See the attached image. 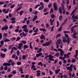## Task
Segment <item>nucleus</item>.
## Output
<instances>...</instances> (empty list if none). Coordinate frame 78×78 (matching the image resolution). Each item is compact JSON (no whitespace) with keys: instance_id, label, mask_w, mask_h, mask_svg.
<instances>
[{"instance_id":"nucleus-18","label":"nucleus","mask_w":78,"mask_h":78,"mask_svg":"<svg viewBox=\"0 0 78 78\" xmlns=\"http://www.w3.org/2000/svg\"><path fill=\"white\" fill-rule=\"evenodd\" d=\"M37 16H35L34 17V18L33 19V22H34V21H35V20H36V19H37Z\"/></svg>"},{"instance_id":"nucleus-36","label":"nucleus","mask_w":78,"mask_h":78,"mask_svg":"<svg viewBox=\"0 0 78 78\" xmlns=\"http://www.w3.org/2000/svg\"><path fill=\"white\" fill-rule=\"evenodd\" d=\"M20 39V37H18L17 38L16 41H19Z\"/></svg>"},{"instance_id":"nucleus-52","label":"nucleus","mask_w":78,"mask_h":78,"mask_svg":"<svg viewBox=\"0 0 78 78\" xmlns=\"http://www.w3.org/2000/svg\"><path fill=\"white\" fill-rule=\"evenodd\" d=\"M53 9H51V11H50V14H51V13H53Z\"/></svg>"},{"instance_id":"nucleus-1","label":"nucleus","mask_w":78,"mask_h":78,"mask_svg":"<svg viewBox=\"0 0 78 78\" xmlns=\"http://www.w3.org/2000/svg\"><path fill=\"white\" fill-rule=\"evenodd\" d=\"M51 44V41H50L48 42H47L45 43H44L42 44L43 46H48L49 45H50Z\"/></svg>"},{"instance_id":"nucleus-41","label":"nucleus","mask_w":78,"mask_h":78,"mask_svg":"<svg viewBox=\"0 0 78 78\" xmlns=\"http://www.w3.org/2000/svg\"><path fill=\"white\" fill-rule=\"evenodd\" d=\"M11 20H16V18L14 17H13L11 19Z\"/></svg>"},{"instance_id":"nucleus-33","label":"nucleus","mask_w":78,"mask_h":78,"mask_svg":"<svg viewBox=\"0 0 78 78\" xmlns=\"http://www.w3.org/2000/svg\"><path fill=\"white\" fill-rule=\"evenodd\" d=\"M16 53H17V55H18V56H19V55H20V52L19 51V50H18L17 51Z\"/></svg>"},{"instance_id":"nucleus-8","label":"nucleus","mask_w":78,"mask_h":78,"mask_svg":"<svg viewBox=\"0 0 78 78\" xmlns=\"http://www.w3.org/2000/svg\"><path fill=\"white\" fill-rule=\"evenodd\" d=\"M58 11L60 14H62V9H61V7H59L58 9Z\"/></svg>"},{"instance_id":"nucleus-11","label":"nucleus","mask_w":78,"mask_h":78,"mask_svg":"<svg viewBox=\"0 0 78 78\" xmlns=\"http://www.w3.org/2000/svg\"><path fill=\"white\" fill-rule=\"evenodd\" d=\"M60 70V69H58V70L56 69L55 70V74H58V73L59 72Z\"/></svg>"},{"instance_id":"nucleus-58","label":"nucleus","mask_w":78,"mask_h":78,"mask_svg":"<svg viewBox=\"0 0 78 78\" xmlns=\"http://www.w3.org/2000/svg\"><path fill=\"white\" fill-rule=\"evenodd\" d=\"M59 18L60 20H62V16L61 15L59 17Z\"/></svg>"},{"instance_id":"nucleus-45","label":"nucleus","mask_w":78,"mask_h":78,"mask_svg":"<svg viewBox=\"0 0 78 78\" xmlns=\"http://www.w3.org/2000/svg\"><path fill=\"white\" fill-rule=\"evenodd\" d=\"M41 66H43V64H42V62H40L38 63V65H41Z\"/></svg>"},{"instance_id":"nucleus-13","label":"nucleus","mask_w":78,"mask_h":78,"mask_svg":"<svg viewBox=\"0 0 78 78\" xmlns=\"http://www.w3.org/2000/svg\"><path fill=\"white\" fill-rule=\"evenodd\" d=\"M6 55H5V54H3V53H1V56L2 57V58H5V57Z\"/></svg>"},{"instance_id":"nucleus-50","label":"nucleus","mask_w":78,"mask_h":78,"mask_svg":"<svg viewBox=\"0 0 78 78\" xmlns=\"http://www.w3.org/2000/svg\"><path fill=\"white\" fill-rule=\"evenodd\" d=\"M3 44H4V41H1V44L2 45H3Z\"/></svg>"},{"instance_id":"nucleus-25","label":"nucleus","mask_w":78,"mask_h":78,"mask_svg":"<svg viewBox=\"0 0 78 78\" xmlns=\"http://www.w3.org/2000/svg\"><path fill=\"white\" fill-rule=\"evenodd\" d=\"M44 6H42L41 7H40L39 8V10H42V9H44Z\"/></svg>"},{"instance_id":"nucleus-20","label":"nucleus","mask_w":78,"mask_h":78,"mask_svg":"<svg viewBox=\"0 0 78 78\" xmlns=\"http://www.w3.org/2000/svg\"><path fill=\"white\" fill-rule=\"evenodd\" d=\"M24 13V11L22 10L20 12V14L22 16L23 14V13Z\"/></svg>"},{"instance_id":"nucleus-10","label":"nucleus","mask_w":78,"mask_h":78,"mask_svg":"<svg viewBox=\"0 0 78 78\" xmlns=\"http://www.w3.org/2000/svg\"><path fill=\"white\" fill-rule=\"evenodd\" d=\"M37 76H39L40 75H41V71L40 70H37Z\"/></svg>"},{"instance_id":"nucleus-9","label":"nucleus","mask_w":78,"mask_h":78,"mask_svg":"<svg viewBox=\"0 0 78 78\" xmlns=\"http://www.w3.org/2000/svg\"><path fill=\"white\" fill-rule=\"evenodd\" d=\"M76 33L75 32L73 34V38L74 39H77L78 40V37H76Z\"/></svg>"},{"instance_id":"nucleus-44","label":"nucleus","mask_w":78,"mask_h":78,"mask_svg":"<svg viewBox=\"0 0 78 78\" xmlns=\"http://www.w3.org/2000/svg\"><path fill=\"white\" fill-rule=\"evenodd\" d=\"M22 42L23 44H27V42L26 41H22Z\"/></svg>"},{"instance_id":"nucleus-46","label":"nucleus","mask_w":78,"mask_h":78,"mask_svg":"<svg viewBox=\"0 0 78 78\" xmlns=\"http://www.w3.org/2000/svg\"><path fill=\"white\" fill-rule=\"evenodd\" d=\"M22 33H23V36H24V37H25L26 35V34H25V33H24V32H23Z\"/></svg>"},{"instance_id":"nucleus-55","label":"nucleus","mask_w":78,"mask_h":78,"mask_svg":"<svg viewBox=\"0 0 78 78\" xmlns=\"http://www.w3.org/2000/svg\"><path fill=\"white\" fill-rule=\"evenodd\" d=\"M26 58V56H25V55H23V59H25Z\"/></svg>"},{"instance_id":"nucleus-48","label":"nucleus","mask_w":78,"mask_h":78,"mask_svg":"<svg viewBox=\"0 0 78 78\" xmlns=\"http://www.w3.org/2000/svg\"><path fill=\"white\" fill-rule=\"evenodd\" d=\"M15 64V63H14V61H12V62H11L12 66H14Z\"/></svg>"},{"instance_id":"nucleus-15","label":"nucleus","mask_w":78,"mask_h":78,"mask_svg":"<svg viewBox=\"0 0 78 78\" xmlns=\"http://www.w3.org/2000/svg\"><path fill=\"white\" fill-rule=\"evenodd\" d=\"M77 8V7H76V9H74L73 11L72 12L71 14V16H72L75 12V11H76V9Z\"/></svg>"},{"instance_id":"nucleus-27","label":"nucleus","mask_w":78,"mask_h":78,"mask_svg":"<svg viewBox=\"0 0 78 78\" xmlns=\"http://www.w3.org/2000/svg\"><path fill=\"white\" fill-rule=\"evenodd\" d=\"M20 72H22L23 71V69H22V67H21L19 68V70Z\"/></svg>"},{"instance_id":"nucleus-61","label":"nucleus","mask_w":78,"mask_h":78,"mask_svg":"<svg viewBox=\"0 0 78 78\" xmlns=\"http://www.w3.org/2000/svg\"><path fill=\"white\" fill-rule=\"evenodd\" d=\"M49 73H50V75H53V72H51V71H49Z\"/></svg>"},{"instance_id":"nucleus-19","label":"nucleus","mask_w":78,"mask_h":78,"mask_svg":"<svg viewBox=\"0 0 78 78\" xmlns=\"http://www.w3.org/2000/svg\"><path fill=\"white\" fill-rule=\"evenodd\" d=\"M1 50L2 51H4V52H6L7 50V49H6V48H2Z\"/></svg>"},{"instance_id":"nucleus-24","label":"nucleus","mask_w":78,"mask_h":78,"mask_svg":"<svg viewBox=\"0 0 78 78\" xmlns=\"http://www.w3.org/2000/svg\"><path fill=\"white\" fill-rule=\"evenodd\" d=\"M41 39H43L45 38V36H44L43 35H41V36L40 37Z\"/></svg>"},{"instance_id":"nucleus-43","label":"nucleus","mask_w":78,"mask_h":78,"mask_svg":"<svg viewBox=\"0 0 78 78\" xmlns=\"http://www.w3.org/2000/svg\"><path fill=\"white\" fill-rule=\"evenodd\" d=\"M64 33H70V32L69 31H64Z\"/></svg>"},{"instance_id":"nucleus-12","label":"nucleus","mask_w":78,"mask_h":78,"mask_svg":"<svg viewBox=\"0 0 78 78\" xmlns=\"http://www.w3.org/2000/svg\"><path fill=\"white\" fill-rule=\"evenodd\" d=\"M60 39H59L57 40V41L56 42V44H58V45H59L60 44Z\"/></svg>"},{"instance_id":"nucleus-62","label":"nucleus","mask_w":78,"mask_h":78,"mask_svg":"<svg viewBox=\"0 0 78 78\" xmlns=\"http://www.w3.org/2000/svg\"><path fill=\"white\" fill-rule=\"evenodd\" d=\"M76 1H75V0H73V4H74V5H75V4H76Z\"/></svg>"},{"instance_id":"nucleus-30","label":"nucleus","mask_w":78,"mask_h":78,"mask_svg":"<svg viewBox=\"0 0 78 78\" xmlns=\"http://www.w3.org/2000/svg\"><path fill=\"white\" fill-rule=\"evenodd\" d=\"M73 69L74 70H76V67L75 65H74L73 66Z\"/></svg>"},{"instance_id":"nucleus-2","label":"nucleus","mask_w":78,"mask_h":78,"mask_svg":"<svg viewBox=\"0 0 78 78\" xmlns=\"http://www.w3.org/2000/svg\"><path fill=\"white\" fill-rule=\"evenodd\" d=\"M73 67V65L72 64L70 66V67L68 66L67 68V70H69L70 72H72V69Z\"/></svg>"},{"instance_id":"nucleus-3","label":"nucleus","mask_w":78,"mask_h":78,"mask_svg":"<svg viewBox=\"0 0 78 78\" xmlns=\"http://www.w3.org/2000/svg\"><path fill=\"white\" fill-rule=\"evenodd\" d=\"M23 45V43H20L19 44V46L17 47V48L19 50H22V47Z\"/></svg>"},{"instance_id":"nucleus-16","label":"nucleus","mask_w":78,"mask_h":78,"mask_svg":"<svg viewBox=\"0 0 78 78\" xmlns=\"http://www.w3.org/2000/svg\"><path fill=\"white\" fill-rule=\"evenodd\" d=\"M22 28L23 29H27V25H25L22 27Z\"/></svg>"},{"instance_id":"nucleus-38","label":"nucleus","mask_w":78,"mask_h":78,"mask_svg":"<svg viewBox=\"0 0 78 78\" xmlns=\"http://www.w3.org/2000/svg\"><path fill=\"white\" fill-rule=\"evenodd\" d=\"M68 75H69L70 78H72V74H71V72H69L68 73Z\"/></svg>"},{"instance_id":"nucleus-53","label":"nucleus","mask_w":78,"mask_h":78,"mask_svg":"<svg viewBox=\"0 0 78 78\" xmlns=\"http://www.w3.org/2000/svg\"><path fill=\"white\" fill-rule=\"evenodd\" d=\"M19 31V29H15V32H16V33H17V32H18V31Z\"/></svg>"},{"instance_id":"nucleus-31","label":"nucleus","mask_w":78,"mask_h":78,"mask_svg":"<svg viewBox=\"0 0 78 78\" xmlns=\"http://www.w3.org/2000/svg\"><path fill=\"white\" fill-rule=\"evenodd\" d=\"M49 58H53L54 57L52 55H49Z\"/></svg>"},{"instance_id":"nucleus-54","label":"nucleus","mask_w":78,"mask_h":78,"mask_svg":"<svg viewBox=\"0 0 78 78\" xmlns=\"http://www.w3.org/2000/svg\"><path fill=\"white\" fill-rule=\"evenodd\" d=\"M14 6H15V5L14 4H13L10 6V8H14Z\"/></svg>"},{"instance_id":"nucleus-42","label":"nucleus","mask_w":78,"mask_h":78,"mask_svg":"<svg viewBox=\"0 0 78 78\" xmlns=\"http://www.w3.org/2000/svg\"><path fill=\"white\" fill-rule=\"evenodd\" d=\"M28 46L27 45H25L24 46V48H28Z\"/></svg>"},{"instance_id":"nucleus-32","label":"nucleus","mask_w":78,"mask_h":78,"mask_svg":"<svg viewBox=\"0 0 78 78\" xmlns=\"http://www.w3.org/2000/svg\"><path fill=\"white\" fill-rule=\"evenodd\" d=\"M4 42H9L10 41V40H9V39H6L4 40Z\"/></svg>"},{"instance_id":"nucleus-22","label":"nucleus","mask_w":78,"mask_h":78,"mask_svg":"<svg viewBox=\"0 0 78 78\" xmlns=\"http://www.w3.org/2000/svg\"><path fill=\"white\" fill-rule=\"evenodd\" d=\"M23 31H24V32H26L27 33L28 32V30L27 28L23 29Z\"/></svg>"},{"instance_id":"nucleus-34","label":"nucleus","mask_w":78,"mask_h":78,"mask_svg":"<svg viewBox=\"0 0 78 78\" xmlns=\"http://www.w3.org/2000/svg\"><path fill=\"white\" fill-rule=\"evenodd\" d=\"M4 69L5 70H7L8 69V66H5L4 68Z\"/></svg>"},{"instance_id":"nucleus-59","label":"nucleus","mask_w":78,"mask_h":78,"mask_svg":"<svg viewBox=\"0 0 78 78\" xmlns=\"http://www.w3.org/2000/svg\"><path fill=\"white\" fill-rule=\"evenodd\" d=\"M40 6V5L38 4V5H37L35 7V9H36V8H37L38 7V6Z\"/></svg>"},{"instance_id":"nucleus-7","label":"nucleus","mask_w":78,"mask_h":78,"mask_svg":"<svg viewBox=\"0 0 78 78\" xmlns=\"http://www.w3.org/2000/svg\"><path fill=\"white\" fill-rule=\"evenodd\" d=\"M11 65V64L9 63H4L3 64V66H10Z\"/></svg>"},{"instance_id":"nucleus-6","label":"nucleus","mask_w":78,"mask_h":78,"mask_svg":"<svg viewBox=\"0 0 78 78\" xmlns=\"http://www.w3.org/2000/svg\"><path fill=\"white\" fill-rule=\"evenodd\" d=\"M78 50H76V55L75 56H74L75 58H76L77 60H78V58H77V56H78Z\"/></svg>"},{"instance_id":"nucleus-5","label":"nucleus","mask_w":78,"mask_h":78,"mask_svg":"<svg viewBox=\"0 0 78 78\" xmlns=\"http://www.w3.org/2000/svg\"><path fill=\"white\" fill-rule=\"evenodd\" d=\"M8 25L5 26L4 27H2V30H8Z\"/></svg>"},{"instance_id":"nucleus-40","label":"nucleus","mask_w":78,"mask_h":78,"mask_svg":"<svg viewBox=\"0 0 78 78\" xmlns=\"http://www.w3.org/2000/svg\"><path fill=\"white\" fill-rule=\"evenodd\" d=\"M12 49H14L15 50H17V48H16V47H13L12 48Z\"/></svg>"},{"instance_id":"nucleus-28","label":"nucleus","mask_w":78,"mask_h":78,"mask_svg":"<svg viewBox=\"0 0 78 78\" xmlns=\"http://www.w3.org/2000/svg\"><path fill=\"white\" fill-rule=\"evenodd\" d=\"M42 51V48H40L39 50L37 51V53H40V52H41Z\"/></svg>"},{"instance_id":"nucleus-35","label":"nucleus","mask_w":78,"mask_h":78,"mask_svg":"<svg viewBox=\"0 0 78 78\" xmlns=\"http://www.w3.org/2000/svg\"><path fill=\"white\" fill-rule=\"evenodd\" d=\"M17 64L18 65H21V64H22V63L20 62H17Z\"/></svg>"},{"instance_id":"nucleus-26","label":"nucleus","mask_w":78,"mask_h":78,"mask_svg":"<svg viewBox=\"0 0 78 78\" xmlns=\"http://www.w3.org/2000/svg\"><path fill=\"white\" fill-rule=\"evenodd\" d=\"M72 62H76V59L74 58V59H72V60H71Z\"/></svg>"},{"instance_id":"nucleus-57","label":"nucleus","mask_w":78,"mask_h":78,"mask_svg":"<svg viewBox=\"0 0 78 78\" xmlns=\"http://www.w3.org/2000/svg\"><path fill=\"white\" fill-rule=\"evenodd\" d=\"M51 17L52 19H53V18L55 17V15H54V14H52L51 16Z\"/></svg>"},{"instance_id":"nucleus-23","label":"nucleus","mask_w":78,"mask_h":78,"mask_svg":"<svg viewBox=\"0 0 78 78\" xmlns=\"http://www.w3.org/2000/svg\"><path fill=\"white\" fill-rule=\"evenodd\" d=\"M55 56L56 57H58L59 56V53L57 52V53H56L55 54Z\"/></svg>"},{"instance_id":"nucleus-64","label":"nucleus","mask_w":78,"mask_h":78,"mask_svg":"<svg viewBox=\"0 0 78 78\" xmlns=\"http://www.w3.org/2000/svg\"><path fill=\"white\" fill-rule=\"evenodd\" d=\"M66 42H68V44H69V42H70V40L69 39H68L66 41Z\"/></svg>"},{"instance_id":"nucleus-51","label":"nucleus","mask_w":78,"mask_h":78,"mask_svg":"<svg viewBox=\"0 0 78 78\" xmlns=\"http://www.w3.org/2000/svg\"><path fill=\"white\" fill-rule=\"evenodd\" d=\"M58 51H60V52H61V51H62V49H61V48H58Z\"/></svg>"},{"instance_id":"nucleus-14","label":"nucleus","mask_w":78,"mask_h":78,"mask_svg":"<svg viewBox=\"0 0 78 78\" xmlns=\"http://www.w3.org/2000/svg\"><path fill=\"white\" fill-rule=\"evenodd\" d=\"M62 38H63V40H62L63 42H64V43H65L66 42H67L66 41V38L64 37H63Z\"/></svg>"},{"instance_id":"nucleus-47","label":"nucleus","mask_w":78,"mask_h":78,"mask_svg":"<svg viewBox=\"0 0 78 78\" xmlns=\"http://www.w3.org/2000/svg\"><path fill=\"white\" fill-rule=\"evenodd\" d=\"M30 47L31 49H33V47H32V46L31 45V43H30Z\"/></svg>"},{"instance_id":"nucleus-56","label":"nucleus","mask_w":78,"mask_h":78,"mask_svg":"<svg viewBox=\"0 0 78 78\" xmlns=\"http://www.w3.org/2000/svg\"><path fill=\"white\" fill-rule=\"evenodd\" d=\"M5 4V2H0V5H3V4Z\"/></svg>"},{"instance_id":"nucleus-60","label":"nucleus","mask_w":78,"mask_h":78,"mask_svg":"<svg viewBox=\"0 0 78 78\" xmlns=\"http://www.w3.org/2000/svg\"><path fill=\"white\" fill-rule=\"evenodd\" d=\"M49 59L50 61H53L54 60V59L52 58H49Z\"/></svg>"},{"instance_id":"nucleus-49","label":"nucleus","mask_w":78,"mask_h":78,"mask_svg":"<svg viewBox=\"0 0 78 78\" xmlns=\"http://www.w3.org/2000/svg\"><path fill=\"white\" fill-rule=\"evenodd\" d=\"M65 36H66V38H69V35H67V34H65Z\"/></svg>"},{"instance_id":"nucleus-29","label":"nucleus","mask_w":78,"mask_h":78,"mask_svg":"<svg viewBox=\"0 0 78 78\" xmlns=\"http://www.w3.org/2000/svg\"><path fill=\"white\" fill-rule=\"evenodd\" d=\"M39 30H40V31H46V30L44 29L40 28V29Z\"/></svg>"},{"instance_id":"nucleus-39","label":"nucleus","mask_w":78,"mask_h":78,"mask_svg":"<svg viewBox=\"0 0 78 78\" xmlns=\"http://www.w3.org/2000/svg\"><path fill=\"white\" fill-rule=\"evenodd\" d=\"M16 54H13V55H12V58H15V57H16Z\"/></svg>"},{"instance_id":"nucleus-4","label":"nucleus","mask_w":78,"mask_h":78,"mask_svg":"<svg viewBox=\"0 0 78 78\" xmlns=\"http://www.w3.org/2000/svg\"><path fill=\"white\" fill-rule=\"evenodd\" d=\"M57 4H56L55 2L54 3L53 6L54 9L55 11H57V10H58V9L57 8Z\"/></svg>"},{"instance_id":"nucleus-37","label":"nucleus","mask_w":78,"mask_h":78,"mask_svg":"<svg viewBox=\"0 0 78 78\" xmlns=\"http://www.w3.org/2000/svg\"><path fill=\"white\" fill-rule=\"evenodd\" d=\"M62 10H64V5L63 4H62Z\"/></svg>"},{"instance_id":"nucleus-63","label":"nucleus","mask_w":78,"mask_h":78,"mask_svg":"<svg viewBox=\"0 0 78 78\" xmlns=\"http://www.w3.org/2000/svg\"><path fill=\"white\" fill-rule=\"evenodd\" d=\"M75 19L77 20L78 19V16H77V15H76L75 16Z\"/></svg>"},{"instance_id":"nucleus-17","label":"nucleus","mask_w":78,"mask_h":78,"mask_svg":"<svg viewBox=\"0 0 78 78\" xmlns=\"http://www.w3.org/2000/svg\"><path fill=\"white\" fill-rule=\"evenodd\" d=\"M64 55V52L63 51L60 52V56H62Z\"/></svg>"},{"instance_id":"nucleus-21","label":"nucleus","mask_w":78,"mask_h":78,"mask_svg":"<svg viewBox=\"0 0 78 78\" xmlns=\"http://www.w3.org/2000/svg\"><path fill=\"white\" fill-rule=\"evenodd\" d=\"M61 36V35L60 34H57L56 37V38L57 39V38H58V37H60Z\"/></svg>"}]
</instances>
